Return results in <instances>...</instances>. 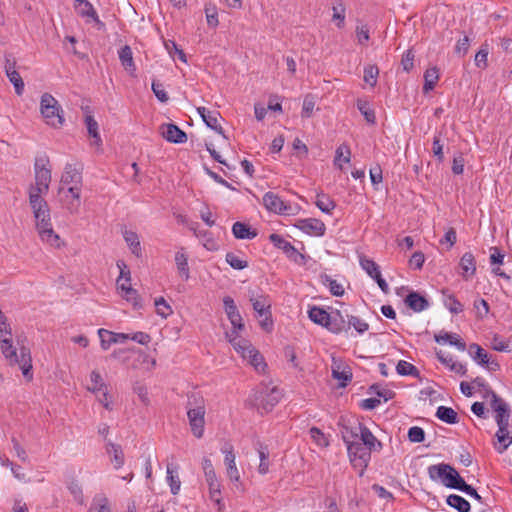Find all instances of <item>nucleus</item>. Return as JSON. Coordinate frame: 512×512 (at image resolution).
<instances>
[{"label":"nucleus","mask_w":512,"mask_h":512,"mask_svg":"<svg viewBox=\"0 0 512 512\" xmlns=\"http://www.w3.org/2000/svg\"><path fill=\"white\" fill-rule=\"evenodd\" d=\"M408 439L413 443H421L425 439V432L421 427L413 426L408 430Z\"/></svg>","instance_id":"obj_55"},{"label":"nucleus","mask_w":512,"mask_h":512,"mask_svg":"<svg viewBox=\"0 0 512 512\" xmlns=\"http://www.w3.org/2000/svg\"><path fill=\"white\" fill-rule=\"evenodd\" d=\"M183 250L184 249L181 248V251H178L175 254V263L180 277L187 281L190 278V270L188 265V256Z\"/></svg>","instance_id":"obj_30"},{"label":"nucleus","mask_w":512,"mask_h":512,"mask_svg":"<svg viewBox=\"0 0 512 512\" xmlns=\"http://www.w3.org/2000/svg\"><path fill=\"white\" fill-rule=\"evenodd\" d=\"M105 454L108 456L110 463L116 470L120 469L124 465L125 456L120 445L108 442L105 447Z\"/></svg>","instance_id":"obj_23"},{"label":"nucleus","mask_w":512,"mask_h":512,"mask_svg":"<svg viewBox=\"0 0 512 512\" xmlns=\"http://www.w3.org/2000/svg\"><path fill=\"white\" fill-rule=\"evenodd\" d=\"M406 305L415 312H421L428 308V300L417 292H410L405 298Z\"/></svg>","instance_id":"obj_25"},{"label":"nucleus","mask_w":512,"mask_h":512,"mask_svg":"<svg viewBox=\"0 0 512 512\" xmlns=\"http://www.w3.org/2000/svg\"><path fill=\"white\" fill-rule=\"evenodd\" d=\"M397 373L402 376H419L418 369L411 363L400 360L396 366Z\"/></svg>","instance_id":"obj_44"},{"label":"nucleus","mask_w":512,"mask_h":512,"mask_svg":"<svg viewBox=\"0 0 512 512\" xmlns=\"http://www.w3.org/2000/svg\"><path fill=\"white\" fill-rule=\"evenodd\" d=\"M487 395L491 397L490 407L496 413V422H509V405L491 389L487 390Z\"/></svg>","instance_id":"obj_14"},{"label":"nucleus","mask_w":512,"mask_h":512,"mask_svg":"<svg viewBox=\"0 0 512 512\" xmlns=\"http://www.w3.org/2000/svg\"><path fill=\"white\" fill-rule=\"evenodd\" d=\"M152 91L160 102L165 103L168 101L169 97L162 83L154 80L152 82Z\"/></svg>","instance_id":"obj_56"},{"label":"nucleus","mask_w":512,"mask_h":512,"mask_svg":"<svg viewBox=\"0 0 512 512\" xmlns=\"http://www.w3.org/2000/svg\"><path fill=\"white\" fill-rule=\"evenodd\" d=\"M46 159H37L35 162V184L30 188H35L38 191L42 190L48 192L49 184L51 182V171L46 167Z\"/></svg>","instance_id":"obj_12"},{"label":"nucleus","mask_w":512,"mask_h":512,"mask_svg":"<svg viewBox=\"0 0 512 512\" xmlns=\"http://www.w3.org/2000/svg\"><path fill=\"white\" fill-rule=\"evenodd\" d=\"M346 317L348 318L347 325H349V328L352 326L358 333L362 334L369 329V324L359 317L352 315H346Z\"/></svg>","instance_id":"obj_52"},{"label":"nucleus","mask_w":512,"mask_h":512,"mask_svg":"<svg viewBox=\"0 0 512 512\" xmlns=\"http://www.w3.org/2000/svg\"><path fill=\"white\" fill-rule=\"evenodd\" d=\"M269 240L275 247L281 249L286 256L298 265H305L307 257L300 253L289 241L285 240L281 235L272 233Z\"/></svg>","instance_id":"obj_11"},{"label":"nucleus","mask_w":512,"mask_h":512,"mask_svg":"<svg viewBox=\"0 0 512 512\" xmlns=\"http://www.w3.org/2000/svg\"><path fill=\"white\" fill-rule=\"evenodd\" d=\"M330 314V320H328L327 329L334 333L339 334L343 331L349 330V325H347L348 318L346 319L344 315L339 311H332Z\"/></svg>","instance_id":"obj_21"},{"label":"nucleus","mask_w":512,"mask_h":512,"mask_svg":"<svg viewBox=\"0 0 512 512\" xmlns=\"http://www.w3.org/2000/svg\"><path fill=\"white\" fill-rule=\"evenodd\" d=\"M498 425V431L496 432V438L499 442V446H495L499 453H503L509 445L512 443V436L508 431L509 422H496Z\"/></svg>","instance_id":"obj_24"},{"label":"nucleus","mask_w":512,"mask_h":512,"mask_svg":"<svg viewBox=\"0 0 512 512\" xmlns=\"http://www.w3.org/2000/svg\"><path fill=\"white\" fill-rule=\"evenodd\" d=\"M234 349L257 370L264 371L266 363L263 356L252 346V344L243 338L234 336L229 339Z\"/></svg>","instance_id":"obj_7"},{"label":"nucleus","mask_w":512,"mask_h":512,"mask_svg":"<svg viewBox=\"0 0 512 512\" xmlns=\"http://www.w3.org/2000/svg\"><path fill=\"white\" fill-rule=\"evenodd\" d=\"M473 351H475L473 358L480 365L489 364L488 354L483 348H481L478 344L473 343L469 346V352L472 354Z\"/></svg>","instance_id":"obj_48"},{"label":"nucleus","mask_w":512,"mask_h":512,"mask_svg":"<svg viewBox=\"0 0 512 512\" xmlns=\"http://www.w3.org/2000/svg\"><path fill=\"white\" fill-rule=\"evenodd\" d=\"M40 112L45 123L53 128L64 124L63 110L59 102L49 93H44L40 100Z\"/></svg>","instance_id":"obj_5"},{"label":"nucleus","mask_w":512,"mask_h":512,"mask_svg":"<svg viewBox=\"0 0 512 512\" xmlns=\"http://www.w3.org/2000/svg\"><path fill=\"white\" fill-rule=\"evenodd\" d=\"M221 117L220 113L216 110H211L205 118H203V121L205 124L216 131L218 134L222 135L225 139H227L226 135L224 134L222 126L219 124L218 119Z\"/></svg>","instance_id":"obj_39"},{"label":"nucleus","mask_w":512,"mask_h":512,"mask_svg":"<svg viewBox=\"0 0 512 512\" xmlns=\"http://www.w3.org/2000/svg\"><path fill=\"white\" fill-rule=\"evenodd\" d=\"M446 502L458 512H469L471 508L470 503L466 499L456 494L449 495Z\"/></svg>","instance_id":"obj_40"},{"label":"nucleus","mask_w":512,"mask_h":512,"mask_svg":"<svg viewBox=\"0 0 512 512\" xmlns=\"http://www.w3.org/2000/svg\"><path fill=\"white\" fill-rule=\"evenodd\" d=\"M428 474L433 481L441 480L444 486L452 489H457L464 480L455 468L445 463L429 466Z\"/></svg>","instance_id":"obj_6"},{"label":"nucleus","mask_w":512,"mask_h":512,"mask_svg":"<svg viewBox=\"0 0 512 512\" xmlns=\"http://www.w3.org/2000/svg\"><path fill=\"white\" fill-rule=\"evenodd\" d=\"M75 10L81 16L95 19L93 5L87 0H75Z\"/></svg>","instance_id":"obj_43"},{"label":"nucleus","mask_w":512,"mask_h":512,"mask_svg":"<svg viewBox=\"0 0 512 512\" xmlns=\"http://www.w3.org/2000/svg\"><path fill=\"white\" fill-rule=\"evenodd\" d=\"M295 226L303 232L312 236H322L325 233V224L315 218L299 219Z\"/></svg>","instance_id":"obj_16"},{"label":"nucleus","mask_w":512,"mask_h":512,"mask_svg":"<svg viewBox=\"0 0 512 512\" xmlns=\"http://www.w3.org/2000/svg\"><path fill=\"white\" fill-rule=\"evenodd\" d=\"M18 347L13 345L11 327L6 316L0 311V349L10 365H18L22 374L28 380L33 377L32 358L30 349L22 341L17 340Z\"/></svg>","instance_id":"obj_1"},{"label":"nucleus","mask_w":512,"mask_h":512,"mask_svg":"<svg viewBox=\"0 0 512 512\" xmlns=\"http://www.w3.org/2000/svg\"><path fill=\"white\" fill-rule=\"evenodd\" d=\"M98 393L102 394V398L98 399V401L103 405V407L112 411L114 406L115 395L111 393V390L105 383H100V376L98 375Z\"/></svg>","instance_id":"obj_28"},{"label":"nucleus","mask_w":512,"mask_h":512,"mask_svg":"<svg viewBox=\"0 0 512 512\" xmlns=\"http://www.w3.org/2000/svg\"><path fill=\"white\" fill-rule=\"evenodd\" d=\"M232 233L237 239H253L257 236V231L243 222H235L232 226Z\"/></svg>","instance_id":"obj_27"},{"label":"nucleus","mask_w":512,"mask_h":512,"mask_svg":"<svg viewBox=\"0 0 512 512\" xmlns=\"http://www.w3.org/2000/svg\"><path fill=\"white\" fill-rule=\"evenodd\" d=\"M81 183L80 167L75 164H66L60 180L59 195L70 212H74L80 204Z\"/></svg>","instance_id":"obj_3"},{"label":"nucleus","mask_w":512,"mask_h":512,"mask_svg":"<svg viewBox=\"0 0 512 512\" xmlns=\"http://www.w3.org/2000/svg\"><path fill=\"white\" fill-rule=\"evenodd\" d=\"M155 306L157 309V314L166 318L168 315L172 313L171 307L167 304L166 300L163 297H160L155 300Z\"/></svg>","instance_id":"obj_57"},{"label":"nucleus","mask_w":512,"mask_h":512,"mask_svg":"<svg viewBox=\"0 0 512 512\" xmlns=\"http://www.w3.org/2000/svg\"><path fill=\"white\" fill-rule=\"evenodd\" d=\"M221 451L225 454L224 463L227 469V475L231 481L239 482L240 474L236 467L235 463V454L233 451V446L230 444H226Z\"/></svg>","instance_id":"obj_18"},{"label":"nucleus","mask_w":512,"mask_h":512,"mask_svg":"<svg viewBox=\"0 0 512 512\" xmlns=\"http://www.w3.org/2000/svg\"><path fill=\"white\" fill-rule=\"evenodd\" d=\"M436 417L447 424H456L459 421L457 412L447 406H439L436 411Z\"/></svg>","instance_id":"obj_36"},{"label":"nucleus","mask_w":512,"mask_h":512,"mask_svg":"<svg viewBox=\"0 0 512 512\" xmlns=\"http://www.w3.org/2000/svg\"><path fill=\"white\" fill-rule=\"evenodd\" d=\"M342 438L347 446L350 462L354 467L360 468V476H362L370 462L372 450L362 445L360 442L349 440L348 436H342Z\"/></svg>","instance_id":"obj_8"},{"label":"nucleus","mask_w":512,"mask_h":512,"mask_svg":"<svg viewBox=\"0 0 512 512\" xmlns=\"http://www.w3.org/2000/svg\"><path fill=\"white\" fill-rule=\"evenodd\" d=\"M489 54V45L487 43H484L481 45L479 51L475 55V65L479 68H486L487 67V59Z\"/></svg>","instance_id":"obj_50"},{"label":"nucleus","mask_w":512,"mask_h":512,"mask_svg":"<svg viewBox=\"0 0 512 512\" xmlns=\"http://www.w3.org/2000/svg\"><path fill=\"white\" fill-rule=\"evenodd\" d=\"M29 204L36 220V228L41 240L54 248H60L62 241L55 233L51 223L50 210L43 195L47 192L38 191L35 188H29Z\"/></svg>","instance_id":"obj_2"},{"label":"nucleus","mask_w":512,"mask_h":512,"mask_svg":"<svg viewBox=\"0 0 512 512\" xmlns=\"http://www.w3.org/2000/svg\"><path fill=\"white\" fill-rule=\"evenodd\" d=\"M167 481L169 483L171 493L177 495L180 491L181 481L177 474H174L173 469L170 465L167 466Z\"/></svg>","instance_id":"obj_46"},{"label":"nucleus","mask_w":512,"mask_h":512,"mask_svg":"<svg viewBox=\"0 0 512 512\" xmlns=\"http://www.w3.org/2000/svg\"><path fill=\"white\" fill-rule=\"evenodd\" d=\"M255 448L259 453L260 464L258 466V472L260 474H266L269 470V450L268 447L262 444L260 441L256 442Z\"/></svg>","instance_id":"obj_35"},{"label":"nucleus","mask_w":512,"mask_h":512,"mask_svg":"<svg viewBox=\"0 0 512 512\" xmlns=\"http://www.w3.org/2000/svg\"><path fill=\"white\" fill-rule=\"evenodd\" d=\"M357 108L361 112V114L364 116L365 120L370 123L374 124L376 117L375 112L373 109H371L366 101L358 100L357 101Z\"/></svg>","instance_id":"obj_49"},{"label":"nucleus","mask_w":512,"mask_h":512,"mask_svg":"<svg viewBox=\"0 0 512 512\" xmlns=\"http://www.w3.org/2000/svg\"><path fill=\"white\" fill-rule=\"evenodd\" d=\"M226 262L236 270H243L248 267V262L244 259H241L233 252H228L225 256Z\"/></svg>","instance_id":"obj_45"},{"label":"nucleus","mask_w":512,"mask_h":512,"mask_svg":"<svg viewBox=\"0 0 512 512\" xmlns=\"http://www.w3.org/2000/svg\"><path fill=\"white\" fill-rule=\"evenodd\" d=\"M311 438L316 442L319 446H327L328 440L325 437L324 433L317 427H312L309 431Z\"/></svg>","instance_id":"obj_58"},{"label":"nucleus","mask_w":512,"mask_h":512,"mask_svg":"<svg viewBox=\"0 0 512 512\" xmlns=\"http://www.w3.org/2000/svg\"><path fill=\"white\" fill-rule=\"evenodd\" d=\"M98 338L100 339L101 347L107 350L110 348L111 344L124 343L129 339V334L114 333L106 329H98Z\"/></svg>","instance_id":"obj_19"},{"label":"nucleus","mask_w":512,"mask_h":512,"mask_svg":"<svg viewBox=\"0 0 512 512\" xmlns=\"http://www.w3.org/2000/svg\"><path fill=\"white\" fill-rule=\"evenodd\" d=\"M223 304L225 308V312L231 322V324L234 327V330L231 334L227 333V336L230 338H233L234 336H237L236 329L242 330L244 328V324L242 322V317L237 309V306L234 302V300L230 296H225L223 298Z\"/></svg>","instance_id":"obj_13"},{"label":"nucleus","mask_w":512,"mask_h":512,"mask_svg":"<svg viewBox=\"0 0 512 512\" xmlns=\"http://www.w3.org/2000/svg\"><path fill=\"white\" fill-rule=\"evenodd\" d=\"M369 390L374 392L378 397H382L385 401H388L394 395L393 391L381 388L378 384H373L370 386Z\"/></svg>","instance_id":"obj_61"},{"label":"nucleus","mask_w":512,"mask_h":512,"mask_svg":"<svg viewBox=\"0 0 512 512\" xmlns=\"http://www.w3.org/2000/svg\"><path fill=\"white\" fill-rule=\"evenodd\" d=\"M209 487V497L218 506V510L222 511L224 504L221 497V484L218 479L206 481Z\"/></svg>","instance_id":"obj_34"},{"label":"nucleus","mask_w":512,"mask_h":512,"mask_svg":"<svg viewBox=\"0 0 512 512\" xmlns=\"http://www.w3.org/2000/svg\"><path fill=\"white\" fill-rule=\"evenodd\" d=\"M9 81L13 84L15 92L17 95H22L24 91V82L22 77L17 71H11L7 75Z\"/></svg>","instance_id":"obj_54"},{"label":"nucleus","mask_w":512,"mask_h":512,"mask_svg":"<svg viewBox=\"0 0 512 512\" xmlns=\"http://www.w3.org/2000/svg\"><path fill=\"white\" fill-rule=\"evenodd\" d=\"M460 267L463 270L462 275L466 279H468L469 277H471L475 274V271H476L475 258L471 252H466L461 257Z\"/></svg>","instance_id":"obj_31"},{"label":"nucleus","mask_w":512,"mask_h":512,"mask_svg":"<svg viewBox=\"0 0 512 512\" xmlns=\"http://www.w3.org/2000/svg\"><path fill=\"white\" fill-rule=\"evenodd\" d=\"M117 265L120 269V277L117 280V287L121 291V296L127 302H130L135 309H140L142 307L141 298L139 297L137 290L131 287L130 271H125L127 266L123 261L118 262Z\"/></svg>","instance_id":"obj_9"},{"label":"nucleus","mask_w":512,"mask_h":512,"mask_svg":"<svg viewBox=\"0 0 512 512\" xmlns=\"http://www.w3.org/2000/svg\"><path fill=\"white\" fill-rule=\"evenodd\" d=\"M414 62V53L411 49L407 50L402 57L401 65L403 70L406 72H410L413 68Z\"/></svg>","instance_id":"obj_63"},{"label":"nucleus","mask_w":512,"mask_h":512,"mask_svg":"<svg viewBox=\"0 0 512 512\" xmlns=\"http://www.w3.org/2000/svg\"><path fill=\"white\" fill-rule=\"evenodd\" d=\"M351 158V151L348 145L342 144L336 149V155L334 159V164L338 166L340 169H342V164L340 163V160L342 159L343 162L349 163Z\"/></svg>","instance_id":"obj_42"},{"label":"nucleus","mask_w":512,"mask_h":512,"mask_svg":"<svg viewBox=\"0 0 512 512\" xmlns=\"http://www.w3.org/2000/svg\"><path fill=\"white\" fill-rule=\"evenodd\" d=\"M202 468L206 481L217 479L213 464L209 458L203 459Z\"/></svg>","instance_id":"obj_59"},{"label":"nucleus","mask_w":512,"mask_h":512,"mask_svg":"<svg viewBox=\"0 0 512 512\" xmlns=\"http://www.w3.org/2000/svg\"><path fill=\"white\" fill-rule=\"evenodd\" d=\"M314 106H315L314 97L311 95H307L303 101L302 116L307 117V118L310 117L312 115Z\"/></svg>","instance_id":"obj_60"},{"label":"nucleus","mask_w":512,"mask_h":512,"mask_svg":"<svg viewBox=\"0 0 512 512\" xmlns=\"http://www.w3.org/2000/svg\"><path fill=\"white\" fill-rule=\"evenodd\" d=\"M434 338L437 343L441 344L449 342L450 345L456 346L461 351H464L466 349L465 342L454 334L448 332H441L439 334H436Z\"/></svg>","instance_id":"obj_33"},{"label":"nucleus","mask_w":512,"mask_h":512,"mask_svg":"<svg viewBox=\"0 0 512 512\" xmlns=\"http://www.w3.org/2000/svg\"><path fill=\"white\" fill-rule=\"evenodd\" d=\"M160 132L168 142L180 144L187 141V134L175 124L161 125Z\"/></svg>","instance_id":"obj_17"},{"label":"nucleus","mask_w":512,"mask_h":512,"mask_svg":"<svg viewBox=\"0 0 512 512\" xmlns=\"http://www.w3.org/2000/svg\"><path fill=\"white\" fill-rule=\"evenodd\" d=\"M379 69L376 65H368L364 68V81L374 87L377 83Z\"/></svg>","instance_id":"obj_51"},{"label":"nucleus","mask_w":512,"mask_h":512,"mask_svg":"<svg viewBox=\"0 0 512 512\" xmlns=\"http://www.w3.org/2000/svg\"><path fill=\"white\" fill-rule=\"evenodd\" d=\"M263 204L271 212L288 214L287 210L289 207L278 195L274 194L273 192H267L264 194Z\"/></svg>","instance_id":"obj_20"},{"label":"nucleus","mask_w":512,"mask_h":512,"mask_svg":"<svg viewBox=\"0 0 512 512\" xmlns=\"http://www.w3.org/2000/svg\"><path fill=\"white\" fill-rule=\"evenodd\" d=\"M321 278L323 279L324 283H328L329 291L332 295L342 296L344 294L343 286L336 280L332 279L328 275H322Z\"/></svg>","instance_id":"obj_53"},{"label":"nucleus","mask_w":512,"mask_h":512,"mask_svg":"<svg viewBox=\"0 0 512 512\" xmlns=\"http://www.w3.org/2000/svg\"><path fill=\"white\" fill-rule=\"evenodd\" d=\"M308 316L312 322L327 329L328 320H330V314L325 309L318 306H313L309 309Z\"/></svg>","instance_id":"obj_29"},{"label":"nucleus","mask_w":512,"mask_h":512,"mask_svg":"<svg viewBox=\"0 0 512 512\" xmlns=\"http://www.w3.org/2000/svg\"><path fill=\"white\" fill-rule=\"evenodd\" d=\"M457 490L466 493L467 495L474 498L478 502H482L481 495H479L478 492L471 485L467 484L465 480H463V482L460 484Z\"/></svg>","instance_id":"obj_62"},{"label":"nucleus","mask_w":512,"mask_h":512,"mask_svg":"<svg viewBox=\"0 0 512 512\" xmlns=\"http://www.w3.org/2000/svg\"><path fill=\"white\" fill-rule=\"evenodd\" d=\"M474 308L477 311V316L479 318L485 317L489 312V305L484 299H477L474 301Z\"/></svg>","instance_id":"obj_64"},{"label":"nucleus","mask_w":512,"mask_h":512,"mask_svg":"<svg viewBox=\"0 0 512 512\" xmlns=\"http://www.w3.org/2000/svg\"><path fill=\"white\" fill-rule=\"evenodd\" d=\"M281 397L282 394L277 387H273L271 389L261 387L253 394L255 405L265 413L270 412L280 401Z\"/></svg>","instance_id":"obj_10"},{"label":"nucleus","mask_w":512,"mask_h":512,"mask_svg":"<svg viewBox=\"0 0 512 512\" xmlns=\"http://www.w3.org/2000/svg\"><path fill=\"white\" fill-rule=\"evenodd\" d=\"M443 303L451 313L459 314L463 311V305L453 294L448 293V290H443Z\"/></svg>","instance_id":"obj_38"},{"label":"nucleus","mask_w":512,"mask_h":512,"mask_svg":"<svg viewBox=\"0 0 512 512\" xmlns=\"http://www.w3.org/2000/svg\"><path fill=\"white\" fill-rule=\"evenodd\" d=\"M186 408L191 431L195 437L201 438L205 425V400L203 396L197 392L189 394Z\"/></svg>","instance_id":"obj_4"},{"label":"nucleus","mask_w":512,"mask_h":512,"mask_svg":"<svg viewBox=\"0 0 512 512\" xmlns=\"http://www.w3.org/2000/svg\"><path fill=\"white\" fill-rule=\"evenodd\" d=\"M123 237L129 248L131 249V252L135 256L140 257L142 255V248L138 235L134 231L125 230L123 232Z\"/></svg>","instance_id":"obj_37"},{"label":"nucleus","mask_w":512,"mask_h":512,"mask_svg":"<svg viewBox=\"0 0 512 512\" xmlns=\"http://www.w3.org/2000/svg\"><path fill=\"white\" fill-rule=\"evenodd\" d=\"M315 205L324 213H331L336 207L335 202L326 194H317Z\"/></svg>","instance_id":"obj_41"},{"label":"nucleus","mask_w":512,"mask_h":512,"mask_svg":"<svg viewBox=\"0 0 512 512\" xmlns=\"http://www.w3.org/2000/svg\"><path fill=\"white\" fill-rule=\"evenodd\" d=\"M360 265L363 270L366 271V273L373 278L375 275L380 273V269L378 264L373 261L372 259L361 257L360 258Z\"/></svg>","instance_id":"obj_47"},{"label":"nucleus","mask_w":512,"mask_h":512,"mask_svg":"<svg viewBox=\"0 0 512 512\" xmlns=\"http://www.w3.org/2000/svg\"><path fill=\"white\" fill-rule=\"evenodd\" d=\"M119 59L121 61L122 66L127 72H129L130 74H133L135 72L136 66L133 60L132 50L130 46L125 45L120 49Z\"/></svg>","instance_id":"obj_32"},{"label":"nucleus","mask_w":512,"mask_h":512,"mask_svg":"<svg viewBox=\"0 0 512 512\" xmlns=\"http://www.w3.org/2000/svg\"><path fill=\"white\" fill-rule=\"evenodd\" d=\"M331 368L333 378L340 381V387H346L352 379L350 368L342 367L341 364L337 363L335 360Z\"/></svg>","instance_id":"obj_26"},{"label":"nucleus","mask_w":512,"mask_h":512,"mask_svg":"<svg viewBox=\"0 0 512 512\" xmlns=\"http://www.w3.org/2000/svg\"><path fill=\"white\" fill-rule=\"evenodd\" d=\"M358 429L360 432V439L362 445L366 446L372 451H380L383 444L373 435L370 429L363 423H358Z\"/></svg>","instance_id":"obj_22"},{"label":"nucleus","mask_w":512,"mask_h":512,"mask_svg":"<svg viewBox=\"0 0 512 512\" xmlns=\"http://www.w3.org/2000/svg\"><path fill=\"white\" fill-rule=\"evenodd\" d=\"M250 301L252 302L253 309L257 313L258 317L263 318L261 326L265 330H270L273 323L269 319L271 316L269 311L270 305L268 304L266 297L260 296L258 298H251Z\"/></svg>","instance_id":"obj_15"}]
</instances>
